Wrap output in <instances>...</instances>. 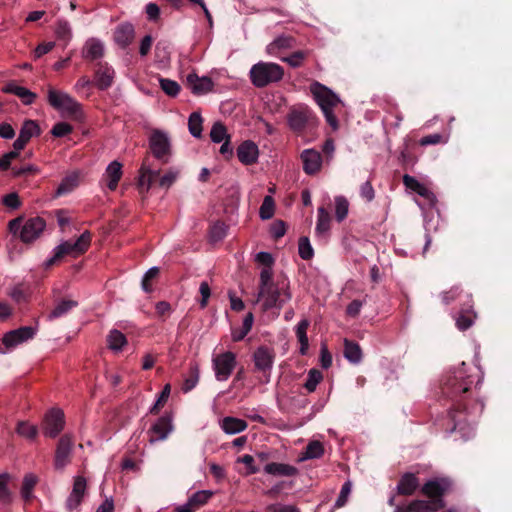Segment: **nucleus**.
<instances>
[{
	"instance_id": "obj_1",
	"label": "nucleus",
	"mask_w": 512,
	"mask_h": 512,
	"mask_svg": "<svg viewBox=\"0 0 512 512\" xmlns=\"http://www.w3.org/2000/svg\"><path fill=\"white\" fill-rule=\"evenodd\" d=\"M478 378L479 374L469 373L466 363L462 362L458 368L449 372L442 388L443 393L455 401L453 409L449 412V417L453 422L451 432L459 431L463 438H468L473 433L472 424L483 412L484 404L481 401H475L471 410L468 411L461 400L457 398L468 392L474 383L478 384Z\"/></svg>"
},
{
	"instance_id": "obj_2",
	"label": "nucleus",
	"mask_w": 512,
	"mask_h": 512,
	"mask_svg": "<svg viewBox=\"0 0 512 512\" xmlns=\"http://www.w3.org/2000/svg\"><path fill=\"white\" fill-rule=\"evenodd\" d=\"M291 297L289 281L286 278L278 279L275 282L273 276L268 278V274L264 272L262 279L259 281L257 298V301L262 303L263 310L280 309L290 301Z\"/></svg>"
},
{
	"instance_id": "obj_3",
	"label": "nucleus",
	"mask_w": 512,
	"mask_h": 512,
	"mask_svg": "<svg viewBox=\"0 0 512 512\" xmlns=\"http://www.w3.org/2000/svg\"><path fill=\"white\" fill-rule=\"evenodd\" d=\"M160 175V167L155 165V161L150 155H147L139 169L138 187L141 193H147L158 179L161 188L169 189L179 176L176 169L168 170L163 176Z\"/></svg>"
},
{
	"instance_id": "obj_4",
	"label": "nucleus",
	"mask_w": 512,
	"mask_h": 512,
	"mask_svg": "<svg viewBox=\"0 0 512 512\" xmlns=\"http://www.w3.org/2000/svg\"><path fill=\"white\" fill-rule=\"evenodd\" d=\"M310 90L315 101L320 106L326 121L333 129H336L338 127V120L334 114V107L340 102L339 97L319 82L313 83Z\"/></svg>"
},
{
	"instance_id": "obj_5",
	"label": "nucleus",
	"mask_w": 512,
	"mask_h": 512,
	"mask_svg": "<svg viewBox=\"0 0 512 512\" xmlns=\"http://www.w3.org/2000/svg\"><path fill=\"white\" fill-rule=\"evenodd\" d=\"M284 69L277 63L260 61L254 64L249 77L251 83L257 88H263L271 83H277L283 79Z\"/></svg>"
},
{
	"instance_id": "obj_6",
	"label": "nucleus",
	"mask_w": 512,
	"mask_h": 512,
	"mask_svg": "<svg viewBox=\"0 0 512 512\" xmlns=\"http://www.w3.org/2000/svg\"><path fill=\"white\" fill-rule=\"evenodd\" d=\"M9 231L16 235L24 243H31L35 241L44 231L46 222L41 217H32L25 221L22 218H15L8 224Z\"/></svg>"
},
{
	"instance_id": "obj_7",
	"label": "nucleus",
	"mask_w": 512,
	"mask_h": 512,
	"mask_svg": "<svg viewBox=\"0 0 512 512\" xmlns=\"http://www.w3.org/2000/svg\"><path fill=\"white\" fill-rule=\"evenodd\" d=\"M91 233L89 231L83 232L79 238L72 241H64L53 249V255L46 261V266L49 267L63 258L65 255L78 257L87 251L91 244Z\"/></svg>"
},
{
	"instance_id": "obj_8",
	"label": "nucleus",
	"mask_w": 512,
	"mask_h": 512,
	"mask_svg": "<svg viewBox=\"0 0 512 512\" xmlns=\"http://www.w3.org/2000/svg\"><path fill=\"white\" fill-rule=\"evenodd\" d=\"M47 100L62 115L77 117L81 114V104L79 102L68 93L57 90L50 85L47 87Z\"/></svg>"
},
{
	"instance_id": "obj_9",
	"label": "nucleus",
	"mask_w": 512,
	"mask_h": 512,
	"mask_svg": "<svg viewBox=\"0 0 512 512\" xmlns=\"http://www.w3.org/2000/svg\"><path fill=\"white\" fill-rule=\"evenodd\" d=\"M149 148L152 156L160 164H168L172 157L171 139L167 132L154 130L149 136Z\"/></svg>"
},
{
	"instance_id": "obj_10",
	"label": "nucleus",
	"mask_w": 512,
	"mask_h": 512,
	"mask_svg": "<svg viewBox=\"0 0 512 512\" xmlns=\"http://www.w3.org/2000/svg\"><path fill=\"white\" fill-rule=\"evenodd\" d=\"M236 355L226 351L212 358V368L217 381L224 382L229 379L236 367Z\"/></svg>"
},
{
	"instance_id": "obj_11",
	"label": "nucleus",
	"mask_w": 512,
	"mask_h": 512,
	"mask_svg": "<svg viewBox=\"0 0 512 512\" xmlns=\"http://www.w3.org/2000/svg\"><path fill=\"white\" fill-rule=\"evenodd\" d=\"M37 331V326H23L7 332L2 339L6 350L0 349V353L5 354L7 351L16 348L18 345L33 339L37 334Z\"/></svg>"
},
{
	"instance_id": "obj_12",
	"label": "nucleus",
	"mask_w": 512,
	"mask_h": 512,
	"mask_svg": "<svg viewBox=\"0 0 512 512\" xmlns=\"http://www.w3.org/2000/svg\"><path fill=\"white\" fill-rule=\"evenodd\" d=\"M65 425L64 413L59 408L49 410L44 418L43 434L50 438L57 437Z\"/></svg>"
},
{
	"instance_id": "obj_13",
	"label": "nucleus",
	"mask_w": 512,
	"mask_h": 512,
	"mask_svg": "<svg viewBox=\"0 0 512 512\" xmlns=\"http://www.w3.org/2000/svg\"><path fill=\"white\" fill-rule=\"evenodd\" d=\"M312 111L305 105H298L289 111L287 115V122L295 132H301L305 129L309 121L312 119Z\"/></svg>"
},
{
	"instance_id": "obj_14",
	"label": "nucleus",
	"mask_w": 512,
	"mask_h": 512,
	"mask_svg": "<svg viewBox=\"0 0 512 512\" xmlns=\"http://www.w3.org/2000/svg\"><path fill=\"white\" fill-rule=\"evenodd\" d=\"M274 360V350L266 346L258 347L253 354V362L256 370L268 376L273 368Z\"/></svg>"
},
{
	"instance_id": "obj_15",
	"label": "nucleus",
	"mask_w": 512,
	"mask_h": 512,
	"mask_svg": "<svg viewBox=\"0 0 512 512\" xmlns=\"http://www.w3.org/2000/svg\"><path fill=\"white\" fill-rule=\"evenodd\" d=\"M41 129L35 120H25L20 129L17 139L13 143L15 150H23L31 138L39 136Z\"/></svg>"
},
{
	"instance_id": "obj_16",
	"label": "nucleus",
	"mask_w": 512,
	"mask_h": 512,
	"mask_svg": "<svg viewBox=\"0 0 512 512\" xmlns=\"http://www.w3.org/2000/svg\"><path fill=\"white\" fill-rule=\"evenodd\" d=\"M115 75L116 72L111 65L101 62L94 73V84L99 90H107L113 85Z\"/></svg>"
},
{
	"instance_id": "obj_17",
	"label": "nucleus",
	"mask_w": 512,
	"mask_h": 512,
	"mask_svg": "<svg viewBox=\"0 0 512 512\" xmlns=\"http://www.w3.org/2000/svg\"><path fill=\"white\" fill-rule=\"evenodd\" d=\"M404 185L421 196L429 207H434L437 199L435 194L423 183L419 182L415 177L405 174L403 176Z\"/></svg>"
},
{
	"instance_id": "obj_18",
	"label": "nucleus",
	"mask_w": 512,
	"mask_h": 512,
	"mask_svg": "<svg viewBox=\"0 0 512 512\" xmlns=\"http://www.w3.org/2000/svg\"><path fill=\"white\" fill-rule=\"evenodd\" d=\"M172 419L170 416H162L157 419L149 429L150 442L165 440L173 431Z\"/></svg>"
},
{
	"instance_id": "obj_19",
	"label": "nucleus",
	"mask_w": 512,
	"mask_h": 512,
	"mask_svg": "<svg viewBox=\"0 0 512 512\" xmlns=\"http://www.w3.org/2000/svg\"><path fill=\"white\" fill-rule=\"evenodd\" d=\"M300 158L303 163V170L308 175H314L320 171L322 156L315 149H305L301 152Z\"/></svg>"
},
{
	"instance_id": "obj_20",
	"label": "nucleus",
	"mask_w": 512,
	"mask_h": 512,
	"mask_svg": "<svg viewBox=\"0 0 512 512\" xmlns=\"http://www.w3.org/2000/svg\"><path fill=\"white\" fill-rule=\"evenodd\" d=\"M450 485V481L445 478L432 479L423 485L422 493L430 499H442Z\"/></svg>"
},
{
	"instance_id": "obj_21",
	"label": "nucleus",
	"mask_w": 512,
	"mask_h": 512,
	"mask_svg": "<svg viewBox=\"0 0 512 512\" xmlns=\"http://www.w3.org/2000/svg\"><path fill=\"white\" fill-rule=\"evenodd\" d=\"M72 445L73 441L70 436L64 435L60 438L55 453L56 469H63L69 463Z\"/></svg>"
},
{
	"instance_id": "obj_22",
	"label": "nucleus",
	"mask_w": 512,
	"mask_h": 512,
	"mask_svg": "<svg viewBox=\"0 0 512 512\" xmlns=\"http://www.w3.org/2000/svg\"><path fill=\"white\" fill-rule=\"evenodd\" d=\"M237 157L244 165L255 164L259 157L258 146L251 140L242 142L237 148Z\"/></svg>"
},
{
	"instance_id": "obj_23",
	"label": "nucleus",
	"mask_w": 512,
	"mask_h": 512,
	"mask_svg": "<svg viewBox=\"0 0 512 512\" xmlns=\"http://www.w3.org/2000/svg\"><path fill=\"white\" fill-rule=\"evenodd\" d=\"M187 84L195 95H203L210 92L213 89V81L207 76L199 77L192 73L187 76Z\"/></svg>"
},
{
	"instance_id": "obj_24",
	"label": "nucleus",
	"mask_w": 512,
	"mask_h": 512,
	"mask_svg": "<svg viewBox=\"0 0 512 512\" xmlns=\"http://www.w3.org/2000/svg\"><path fill=\"white\" fill-rule=\"evenodd\" d=\"M2 91L5 93L14 94L21 100L24 105H31L37 97L36 94L28 88L19 86L14 82H10L5 85Z\"/></svg>"
},
{
	"instance_id": "obj_25",
	"label": "nucleus",
	"mask_w": 512,
	"mask_h": 512,
	"mask_svg": "<svg viewBox=\"0 0 512 512\" xmlns=\"http://www.w3.org/2000/svg\"><path fill=\"white\" fill-rule=\"evenodd\" d=\"M122 174V164L120 162L115 160L108 164L103 174V180L107 182L109 190L114 191L117 188Z\"/></svg>"
},
{
	"instance_id": "obj_26",
	"label": "nucleus",
	"mask_w": 512,
	"mask_h": 512,
	"mask_svg": "<svg viewBox=\"0 0 512 512\" xmlns=\"http://www.w3.org/2000/svg\"><path fill=\"white\" fill-rule=\"evenodd\" d=\"M134 27L130 23H122L117 26L114 32V40L122 48L129 46L134 39Z\"/></svg>"
},
{
	"instance_id": "obj_27",
	"label": "nucleus",
	"mask_w": 512,
	"mask_h": 512,
	"mask_svg": "<svg viewBox=\"0 0 512 512\" xmlns=\"http://www.w3.org/2000/svg\"><path fill=\"white\" fill-rule=\"evenodd\" d=\"M104 55V45L96 38L88 39L83 47L82 56L85 59L94 61L102 58Z\"/></svg>"
},
{
	"instance_id": "obj_28",
	"label": "nucleus",
	"mask_w": 512,
	"mask_h": 512,
	"mask_svg": "<svg viewBox=\"0 0 512 512\" xmlns=\"http://www.w3.org/2000/svg\"><path fill=\"white\" fill-rule=\"evenodd\" d=\"M80 183V172L73 171L67 174L55 191V197H60L71 193Z\"/></svg>"
},
{
	"instance_id": "obj_29",
	"label": "nucleus",
	"mask_w": 512,
	"mask_h": 512,
	"mask_svg": "<svg viewBox=\"0 0 512 512\" xmlns=\"http://www.w3.org/2000/svg\"><path fill=\"white\" fill-rule=\"evenodd\" d=\"M419 487L418 478L413 473H405L397 484V492L400 495L410 496Z\"/></svg>"
},
{
	"instance_id": "obj_30",
	"label": "nucleus",
	"mask_w": 512,
	"mask_h": 512,
	"mask_svg": "<svg viewBox=\"0 0 512 512\" xmlns=\"http://www.w3.org/2000/svg\"><path fill=\"white\" fill-rule=\"evenodd\" d=\"M445 506L442 499L414 500L410 508L414 512H436Z\"/></svg>"
},
{
	"instance_id": "obj_31",
	"label": "nucleus",
	"mask_w": 512,
	"mask_h": 512,
	"mask_svg": "<svg viewBox=\"0 0 512 512\" xmlns=\"http://www.w3.org/2000/svg\"><path fill=\"white\" fill-rule=\"evenodd\" d=\"M54 34L56 39L66 47L73 37L70 23L64 19H58L54 26Z\"/></svg>"
},
{
	"instance_id": "obj_32",
	"label": "nucleus",
	"mask_w": 512,
	"mask_h": 512,
	"mask_svg": "<svg viewBox=\"0 0 512 512\" xmlns=\"http://www.w3.org/2000/svg\"><path fill=\"white\" fill-rule=\"evenodd\" d=\"M297 468L284 463H268L264 467V472L275 476H294L297 474Z\"/></svg>"
},
{
	"instance_id": "obj_33",
	"label": "nucleus",
	"mask_w": 512,
	"mask_h": 512,
	"mask_svg": "<svg viewBox=\"0 0 512 512\" xmlns=\"http://www.w3.org/2000/svg\"><path fill=\"white\" fill-rule=\"evenodd\" d=\"M220 426L226 434L233 435L244 431L247 423L242 419L228 416L221 420Z\"/></svg>"
},
{
	"instance_id": "obj_34",
	"label": "nucleus",
	"mask_w": 512,
	"mask_h": 512,
	"mask_svg": "<svg viewBox=\"0 0 512 512\" xmlns=\"http://www.w3.org/2000/svg\"><path fill=\"white\" fill-rule=\"evenodd\" d=\"M309 325L310 321L304 318L295 327V334L300 343L299 353L301 355H306L309 348V340L307 336V329Z\"/></svg>"
},
{
	"instance_id": "obj_35",
	"label": "nucleus",
	"mask_w": 512,
	"mask_h": 512,
	"mask_svg": "<svg viewBox=\"0 0 512 512\" xmlns=\"http://www.w3.org/2000/svg\"><path fill=\"white\" fill-rule=\"evenodd\" d=\"M294 39L290 36L281 35L267 45L266 51L271 56H278L279 51L293 47Z\"/></svg>"
},
{
	"instance_id": "obj_36",
	"label": "nucleus",
	"mask_w": 512,
	"mask_h": 512,
	"mask_svg": "<svg viewBox=\"0 0 512 512\" xmlns=\"http://www.w3.org/2000/svg\"><path fill=\"white\" fill-rule=\"evenodd\" d=\"M331 217L324 207L318 208L315 232L317 236H326L330 230Z\"/></svg>"
},
{
	"instance_id": "obj_37",
	"label": "nucleus",
	"mask_w": 512,
	"mask_h": 512,
	"mask_svg": "<svg viewBox=\"0 0 512 512\" xmlns=\"http://www.w3.org/2000/svg\"><path fill=\"white\" fill-rule=\"evenodd\" d=\"M78 302L74 300H61L56 304L53 310L48 314V320H54L66 315L73 308L77 307Z\"/></svg>"
},
{
	"instance_id": "obj_38",
	"label": "nucleus",
	"mask_w": 512,
	"mask_h": 512,
	"mask_svg": "<svg viewBox=\"0 0 512 512\" xmlns=\"http://www.w3.org/2000/svg\"><path fill=\"white\" fill-rule=\"evenodd\" d=\"M344 356L345 358L354 364H358L362 360V351L360 346L352 341H344Z\"/></svg>"
},
{
	"instance_id": "obj_39",
	"label": "nucleus",
	"mask_w": 512,
	"mask_h": 512,
	"mask_svg": "<svg viewBox=\"0 0 512 512\" xmlns=\"http://www.w3.org/2000/svg\"><path fill=\"white\" fill-rule=\"evenodd\" d=\"M255 261L263 265V268L260 271V280L262 279L264 272L268 274V278L273 276L274 258L271 253L265 251L258 252L255 256Z\"/></svg>"
},
{
	"instance_id": "obj_40",
	"label": "nucleus",
	"mask_w": 512,
	"mask_h": 512,
	"mask_svg": "<svg viewBox=\"0 0 512 512\" xmlns=\"http://www.w3.org/2000/svg\"><path fill=\"white\" fill-rule=\"evenodd\" d=\"M203 119L199 112H193L188 119V129L190 134L195 138H200L202 135Z\"/></svg>"
},
{
	"instance_id": "obj_41",
	"label": "nucleus",
	"mask_w": 512,
	"mask_h": 512,
	"mask_svg": "<svg viewBox=\"0 0 512 512\" xmlns=\"http://www.w3.org/2000/svg\"><path fill=\"white\" fill-rule=\"evenodd\" d=\"M107 342L111 350L120 351L127 343V340L122 332L119 330H112L107 337Z\"/></svg>"
},
{
	"instance_id": "obj_42",
	"label": "nucleus",
	"mask_w": 512,
	"mask_h": 512,
	"mask_svg": "<svg viewBox=\"0 0 512 512\" xmlns=\"http://www.w3.org/2000/svg\"><path fill=\"white\" fill-rule=\"evenodd\" d=\"M37 481V477L32 473L26 474L24 476L21 488V495L24 500L28 501L32 498V492L35 485L37 484Z\"/></svg>"
},
{
	"instance_id": "obj_43",
	"label": "nucleus",
	"mask_w": 512,
	"mask_h": 512,
	"mask_svg": "<svg viewBox=\"0 0 512 512\" xmlns=\"http://www.w3.org/2000/svg\"><path fill=\"white\" fill-rule=\"evenodd\" d=\"M227 231H228V226L224 222H220V221L215 222L211 226L210 231H209L210 241L213 243L222 241L226 237Z\"/></svg>"
},
{
	"instance_id": "obj_44",
	"label": "nucleus",
	"mask_w": 512,
	"mask_h": 512,
	"mask_svg": "<svg viewBox=\"0 0 512 512\" xmlns=\"http://www.w3.org/2000/svg\"><path fill=\"white\" fill-rule=\"evenodd\" d=\"M16 432L21 437L28 440H34L38 434V428L29 422L20 421L17 424Z\"/></svg>"
},
{
	"instance_id": "obj_45",
	"label": "nucleus",
	"mask_w": 512,
	"mask_h": 512,
	"mask_svg": "<svg viewBox=\"0 0 512 512\" xmlns=\"http://www.w3.org/2000/svg\"><path fill=\"white\" fill-rule=\"evenodd\" d=\"M275 212V202L272 196L267 195L264 197L263 202L259 209V216L262 220L271 219Z\"/></svg>"
},
{
	"instance_id": "obj_46",
	"label": "nucleus",
	"mask_w": 512,
	"mask_h": 512,
	"mask_svg": "<svg viewBox=\"0 0 512 512\" xmlns=\"http://www.w3.org/2000/svg\"><path fill=\"white\" fill-rule=\"evenodd\" d=\"M212 492L209 490H200L195 492L191 497H189L187 504H190V507L196 508L206 504L208 500L211 498Z\"/></svg>"
},
{
	"instance_id": "obj_47",
	"label": "nucleus",
	"mask_w": 512,
	"mask_h": 512,
	"mask_svg": "<svg viewBox=\"0 0 512 512\" xmlns=\"http://www.w3.org/2000/svg\"><path fill=\"white\" fill-rule=\"evenodd\" d=\"M158 81L162 91L166 95L176 97L179 94L181 87L176 81L163 77H159Z\"/></svg>"
},
{
	"instance_id": "obj_48",
	"label": "nucleus",
	"mask_w": 512,
	"mask_h": 512,
	"mask_svg": "<svg viewBox=\"0 0 512 512\" xmlns=\"http://www.w3.org/2000/svg\"><path fill=\"white\" fill-rule=\"evenodd\" d=\"M30 295V287L24 284L14 286L10 292V297L17 303L27 301Z\"/></svg>"
},
{
	"instance_id": "obj_49",
	"label": "nucleus",
	"mask_w": 512,
	"mask_h": 512,
	"mask_svg": "<svg viewBox=\"0 0 512 512\" xmlns=\"http://www.w3.org/2000/svg\"><path fill=\"white\" fill-rule=\"evenodd\" d=\"M349 203L344 196L335 197V217L342 222L348 215Z\"/></svg>"
},
{
	"instance_id": "obj_50",
	"label": "nucleus",
	"mask_w": 512,
	"mask_h": 512,
	"mask_svg": "<svg viewBox=\"0 0 512 512\" xmlns=\"http://www.w3.org/2000/svg\"><path fill=\"white\" fill-rule=\"evenodd\" d=\"M210 138L214 143H221L230 136L227 134L226 127L221 122H216L210 130Z\"/></svg>"
},
{
	"instance_id": "obj_51",
	"label": "nucleus",
	"mask_w": 512,
	"mask_h": 512,
	"mask_svg": "<svg viewBox=\"0 0 512 512\" xmlns=\"http://www.w3.org/2000/svg\"><path fill=\"white\" fill-rule=\"evenodd\" d=\"M324 453V448L321 442L311 441L304 452L303 459H316L320 458Z\"/></svg>"
},
{
	"instance_id": "obj_52",
	"label": "nucleus",
	"mask_w": 512,
	"mask_h": 512,
	"mask_svg": "<svg viewBox=\"0 0 512 512\" xmlns=\"http://www.w3.org/2000/svg\"><path fill=\"white\" fill-rule=\"evenodd\" d=\"M298 252L303 260H310L314 256V250L308 237H301L299 239Z\"/></svg>"
},
{
	"instance_id": "obj_53",
	"label": "nucleus",
	"mask_w": 512,
	"mask_h": 512,
	"mask_svg": "<svg viewBox=\"0 0 512 512\" xmlns=\"http://www.w3.org/2000/svg\"><path fill=\"white\" fill-rule=\"evenodd\" d=\"M322 378V373L319 370L311 369L308 372L307 380L304 384V387L307 389L308 392H314Z\"/></svg>"
},
{
	"instance_id": "obj_54",
	"label": "nucleus",
	"mask_w": 512,
	"mask_h": 512,
	"mask_svg": "<svg viewBox=\"0 0 512 512\" xmlns=\"http://www.w3.org/2000/svg\"><path fill=\"white\" fill-rule=\"evenodd\" d=\"M158 274L159 268L157 266H153L146 271L141 281V287L143 291H145L146 293L152 292L153 288L149 281L156 278Z\"/></svg>"
},
{
	"instance_id": "obj_55",
	"label": "nucleus",
	"mask_w": 512,
	"mask_h": 512,
	"mask_svg": "<svg viewBox=\"0 0 512 512\" xmlns=\"http://www.w3.org/2000/svg\"><path fill=\"white\" fill-rule=\"evenodd\" d=\"M475 318L476 315L473 311H467V314H460L456 318V326L459 330L464 331L473 325Z\"/></svg>"
},
{
	"instance_id": "obj_56",
	"label": "nucleus",
	"mask_w": 512,
	"mask_h": 512,
	"mask_svg": "<svg viewBox=\"0 0 512 512\" xmlns=\"http://www.w3.org/2000/svg\"><path fill=\"white\" fill-rule=\"evenodd\" d=\"M190 377L187 378L185 381H184V384H183V391L184 392H188L190 390H192L198 383L199 381V367L197 364H193L191 367H190Z\"/></svg>"
},
{
	"instance_id": "obj_57",
	"label": "nucleus",
	"mask_w": 512,
	"mask_h": 512,
	"mask_svg": "<svg viewBox=\"0 0 512 512\" xmlns=\"http://www.w3.org/2000/svg\"><path fill=\"white\" fill-rule=\"evenodd\" d=\"M8 474H0V501L9 503L11 501V492L8 489Z\"/></svg>"
},
{
	"instance_id": "obj_58",
	"label": "nucleus",
	"mask_w": 512,
	"mask_h": 512,
	"mask_svg": "<svg viewBox=\"0 0 512 512\" xmlns=\"http://www.w3.org/2000/svg\"><path fill=\"white\" fill-rule=\"evenodd\" d=\"M307 54L304 51H296L287 57L281 58L283 62H286L293 68L300 67L306 58Z\"/></svg>"
},
{
	"instance_id": "obj_59",
	"label": "nucleus",
	"mask_w": 512,
	"mask_h": 512,
	"mask_svg": "<svg viewBox=\"0 0 512 512\" xmlns=\"http://www.w3.org/2000/svg\"><path fill=\"white\" fill-rule=\"evenodd\" d=\"M352 485L350 481H347L343 484L340 494L335 501L334 508H341L345 506L348 501L349 495L351 493Z\"/></svg>"
},
{
	"instance_id": "obj_60",
	"label": "nucleus",
	"mask_w": 512,
	"mask_h": 512,
	"mask_svg": "<svg viewBox=\"0 0 512 512\" xmlns=\"http://www.w3.org/2000/svg\"><path fill=\"white\" fill-rule=\"evenodd\" d=\"M73 131L72 125L66 122H58L51 129V134L54 137L60 138L70 134Z\"/></svg>"
},
{
	"instance_id": "obj_61",
	"label": "nucleus",
	"mask_w": 512,
	"mask_h": 512,
	"mask_svg": "<svg viewBox=\"0 0 512 512\" xmlns=\"http://www.w3.org/2000/svg\"><path fill=\"white\" fill-rule=\"evenodd\" d=\"M199 293L201 295V300H200L199 304H200V307L202 309H204V308H206V306L208 304V300L211 296V289H210L208 282L202 281L200 283Z\"/></svg>"
},
{
	"instance_id": "obj_62",
	"label": "nucleus",
	"mask_w": 512,
	"mask_h": 512,
	"mask_svg": "<svg viewBox=\"0 0 512 512\" xmlns=\"http://www.w3.org/2000/svg\"><path fill=\"white\" fill-rule=\"evenodd\" d=\"M2 202H3V204L6 207H8V208H10L12 210H15V209L19 208L20 205H21V202L19 200V196L15 192H12V193H9V194L5 195L3 197V199H2Z\"/></svg>"
},
{
	"instance_id": "obj_63",
	"label": "nucleus",
	"mask_w": 512,
	"mask_h": 512,
	"mask_svg": "<svg viewBox=\"0 0 512 512\" xmlns=\"http://www.w3.org/2000/svg\"><path fill=\"white\" fill-rule=\"evenodd\" d=\"M270 233L273 238L279 239L283 237L286 233V225L283 221L277 220L272 223L270 227Z\"/></svg>"
},
{
	"instance_id": "obj_64",
	"label": "nucleus",
	"mask_w": 512,
	"mask_h": 512,
	"mask_svg": "<svg viewBox=\"0 0 512 512\" xmlns=\"http://www.w3.org/2000/svg\"><path fill=\"white\" fill-rule=\"evenodd\" d=\"M268 512H300L294 505H287L282 503H274L267 507Z\"/></svg>"
}]
</instances>
